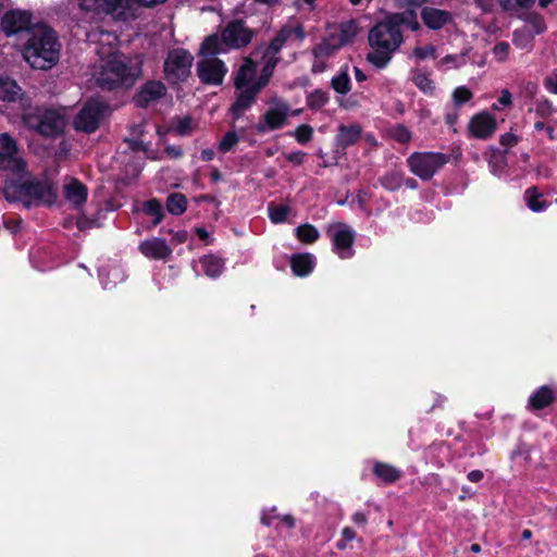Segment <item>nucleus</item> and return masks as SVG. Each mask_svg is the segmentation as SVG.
I'll return each instance as SVG.
<instances>
[{"label": "nucleus", "instance_id": "nucleus-2", "mask_svg": "<svg viewBox=\"0 0 557 557\" xmlns=\"http://www.w3.org/2000/svg\"><path fill=\"white\" fill-rule=\"evenodd\" d=\"M60 49L57 34L46 25H38L30 30L24 58L33 69L48 70L58 62Z\"/></svg>", "mask_w": 557, "mask_h": 557}, {"label": "nucleus", "instance_id": "nucleus-1", "mask_svg": "<svg viewBox=\"0 0 557 557\" xmlns=\"http://www.w3.org/2000/svg\"><path fill=\"white\" fill-rule=\"evenodd\" d=\"M267 67L268 60H262L261 73L257 76V62L250 57L244 58L234 75V86L237 94L230 111L235 120L243 116L251 108L258 94L269 84L275 67H270V70H267Z\"/></svg>", "mask_w": 557, "mask_h": 557}, {"label": "nucleus", "instance_id": "nucleus-10", "mask_svg": "<svg viewBox=\"0 0 557 557\" xmlns=\"http://www.w3.org/2000/svg\"><path fill=\"white\" fill-rule=\"evenodd\" d=\"M193 55L184 49L169 51L164 62V75L169 83L176 84L185 81L193 65Z\"/></svg>", "mask_w": 557, "mask_h": 557}, {"label": "nucleus", "instance_id": "nucleus-55", "mask_svg": "<svg viewBox=\"0 0 557 557\" xmlns=\"http://www.w3.org/2000/svg\"><path fill=\"white\" fill-rule=\"evenodd\" d=\"M393 137L401 144H406L411 139V132L404 125H397L393 129Z\"/></svg>", "mask_w": 557, "mask_h": 557}, {"label": "nucleus", "instance_id": "nucleus-37", "mask_svg": "<svg viewBox=\"0 0 557 557\" xmlns=\"http://www.w3.org/2000/svg\"><path fill=\"white\" fill-rule=\"evenodd\" d=\"M542 194L539 193L536 187H530L524 191V199L527 201V206L533 212H542L547 208V205L544 200H541Z\"/></svg>", "mask_w": 557, "mask_h": 557}, {"label": "nucleus", "instance_id": "nucleus-16", "mask_svg": "<svg viewBox=\"0 0 557 557\" xmlns=\"http://www.w3.org/2000/svg\"><path fill=\"white\" fill-rule=\"evenodd\" d=\"M468 128L472 137L487 139L497 129V122L490 112L483 111L471 117Z\"/></svg>", "mask_w": 557, "mask_h": 557}, {"label": "nucleus", "instance_id": "nucleus-33", "mask_svg": "<svg viewBox=\"0 0 557 557\" xmlns=\"http://www.w3.org/2000/svg\"><path fill=\"white\" fill-rule=\"evenodd\" d=\"M380 185L388 191H396L404 186V173L400 171L386 172L379 178Z\"/></svg>", "mask_w": 557, "mask_h": 557}, {"label": "nucleus", "instance_id": "nucleus-47", "mask_svg": "<svg viewBox=\"0 0 557 557\" xmlns=\"http://www.w3.org/2000/svg\"><path fill=\"white\" fill-rule=\"evenodd\" d=\"M557 112V108L548 99H540L535 104V113L541 119H548Z\"/></svg>", "mask_w": 557, "mask_h": 557}, {"label": "nucleus", "instance_id": "nucleus-7", "mask_svg": "<svg viewBox=\"0 0 557 557\" xmlns=\"http://www.w3.org/2000/svg\"><path fill=\"white\" fill-rule=\"evenodd\" d=\"M24 124L46 137H55L65 127L64 116L54 110H39L24 114Z\"/></svg>", "mask_w": 557, "mask_h": 557}, {"label": "nucleus", "instance_id": "nucleus-51", "mask_svg": "<svg viewBox=\"0 0 557 557\" xmlns=\"http://www.w3.org/2000/svg\"><path fill=\"white\" fill-rule=\"evenodd\" d=\"M78 2V7L83 11L96 10L97 4L101 2V0H76ZM125 0H104V2L109 3L113 8L121 7ZM103 2V0H102Z\"/></svg>", "mask_w": 557, "mask_h": 557}, {"label": "nucleus", "instance_id": "nucleus-3", "mask_svg": "<svg viewBox=\"0 0 557 557\" xmlns=\"http://www.w3.org/2000/svg\"><path fill=\"white\" fill-rule=\"evenodd\" d=\"M141 60L120 54L111 55L96 74V83L102 89L129 88L141 75Z\"/></svg>", "mask_w": 557, "mask_h": 557}, {"label": "nucleus", "instance_id": "nucleus-64", "mask_svg": "<svg viewBox=\"0 0 557 557\" xmlns=\"http://www.w3.org/2000/svg\"><path fill=\"white\" fill-rule=\"evenodd\" d=\"M342 536L344 539V541H352L356 536V533L355 531L351 529V528H344L343 531H342Z\"/></svg>", "mask_w": 557, "mask_h": 557}, {"label": "nucleus", "instance_id": "nucleus-49", "mask_svg": "<svg viewBox=\"0 0 557 557\" xmlns=\"http://www.w3.org/2000/svg\"><path fill=\"white\" fill-rule=\"evenodd\" d=\"M473 97L472 91L466 86H459L454 89L451 100L455 107H460L470 101Z\"/></svg>", "mask_w": 557, "mask_h": 557}, {"label": "nucleus", "instance_id": "nucleus-59", "mask_svg": "<svg viewBox=\"0 0 557 557\" xmlns=\"http://www.w3.org/2000/svg\"><path fill=\"white\" fill-rule=\"evenodd\" d=\"M544 86L549 92L557 95V71L544 79Z\"/></svg>", "mask_w": 557, "mask_h": 557}, {"label": "nucleus", "instance_id": "nucleus-31", "mask_svg": "<svg viewBox=\"0 0 557 557\" xmlns=\"http://www.w3.org/2000/svg\"><path fill=\"white\" fill-rule=\"evenodd\" d=\"M223 46L225 45L222 41V36L219 37L218 35H211L207 37L205 41L201 44L199 52L202 55V58H216V54L225 51Z\"/></svg>", "mask_w": 557, "mask_h": 557}, {"label": "nucleus", "instance_id": "nucleus-21", "mask_svg": "<svg viewBox=\"0 0 557 557\" xmlns=\"http://www.w3.org/2000/svg\"><path fill=\"white\" fill-rule=\"evenodd\" d=\"M557 400V388L548 385H543L534 391L528 400L529 407L533 410L544 409Z\"/></svg>", "mask_w": 557, "mask_h": 557}, {"label": "nucleus", "instance_id": "nucleus-5", "mask_svg": "<svg viewBox=\"0 0 557 557\" xmlns=\"http://www.w3.org/2000/svg\"><path fill=\"white\" fill-rule=\"evenodd\" d=\"M3 193L8 201H22L26 207L36 202L51 203L54 198L50 186L35 180L22 183L9 182L5 184Z\"/></svg>", "mask_w": 557, "mask_h": 557}, {"label": "nucleus", "instance_id": "nucleus-41", "mask_svg": "<svg viewBox=\"0 0 557 557\" xmlns=\"http://www.w3.org/2000/svg\"><path fill=\"white\" fill-rule=\"evenodd\" d=\"M290 212V207L287 205H275L273 202L268 206L269 219L274 224H280L286 221Z\"/></svg>", "mask_w": 557, "mask_h": 557}, {"label": "nucleus", "instance_id": "nucleus-13", "mask_svg": "<svg viewBox=\"0 0 557 557\" xmlns=\"http://www.w3.org/2000/svg\"><path fill=\"white\" fill-rule=\"evenodd\" d=\"M106 106L97 100H88L74 119V127L84 133L95 132L103 116Z\"/></svg>", "mask_w": 557, "mask_h": 557}, {"label": "nucleus", "instance_id": "nucleus-29", "mask_svg": "<svg viewBox=\"0 0 557 557\" xmlns=\"http://www.w3.org/2000/svg\"><path fill=\"white\" fill-rule=\"evenodd\" d=\"M373 473L386 484L394 483L401 478V471L399 469L389 463L380 461L374 463Z\"/></svg>", "mask_w": 557, "mask_h": 557}, {"label": "nucleus", "instance_id": "nucleus-39", "mask_svg": "<svg viewBox=\"0 0 557 557\" xmlns=\"http://www.w3.org/2000/svg\"><path fill=\"white\" fill-rule=\"evenodd\" d=\"M330 100V95L323 89H314L306 97V103L311 110L323 108Z\"/></svg>", "mask_w": 557, "mask_h": 557}, {"label": "nucleus", "instance_id": "nucleus-9", "mask_svg": "<svg viewBox=\"0 0 557 557\" xmlns=\"http://www.w3.org/2000/svg\"><path fill=\"white\" fill-rule=\"evenodd\" d=\"M267 103L269 108L256 126L259 133L272 132L284 127L290 113L288 102L280 97H273Z\"/></svg>", "mask_w": 557, "mask_h": 557}, {"label": "nucleus", "instance_id": "nucleus-63", "mask_svg": "<svg viewBox=\"0 0 557 557\" xmlns=\"http://www.w3.org/2000/svg\"><path fill=\"white\" fill-rule=\"evenodd\" d=\"M351 519H352L354 523H356L358 525H364L368 521L367 516L361 511L355 512L352 515Z\"/></svg>", "mask_w": 557, "mask_h": 557}, {"label": "nucleus", "instance_id": "nucleus-35", "mask_svg": "<svg viewBox=\"0 0 557 557\" xmlns=\"http://www.w3.org/2000/svg\"><path fill=\"white\" fill-rule=\"evenodd\" d=\"M339 48V45L336 42L333 36L329 35L312 49V54L317 59L324 58L333 54Z\"/></svg>", "mask_w": 557, "mask_h": 557}, {"label": "nucleus", "instance_id": "nucleus-50", "mask_svg": "<svg viewBox=\"0 0 557 557\" xmlns=\"http://www.w3.org/2000/svg\"><path fill=\"white\" fill-rule=\"evenodd\" d=\"M412 57L418 61L436 58V47L433 45H425L423 47H416L412 50Z\"/></svg>", "mask_w": 557, "mask_h": 557}, {"label": "nucleus", "instance_id": "nucleus-4", "mask_svg": "<svg viewBox=\"0 0 557 557\" xmlns=\"http://www.w3.org/2000/svg\"><path fill=\"white\" fill-rule=\"evenodd\" d=\"M368 41L370 51L367 61L376 69H384L391 62L394 53L401 46L404 38L401 30L385 20L376 23L369 32Z\"/></svg>", "mask_w": 557, "mask_h": 557}, {"label": "nucleus", "instance_id": "nucleus-57", "mask_svg": "<svg viewBox=\"0 0 557 557\" xmlns=\"http://www.w3.org/2000/svg\"><path fill=\"white\" fill-rule=\"evenodd\" d=\"M512 102L511 100V94L508 89H503L500 92V96L498 98L497 103L492 104L493 110H500V107H508Z\"/></svg>", "mask_w": 557, "mask_h": 557}, {"label": "nucleus", "instance_id": "nucleus-11", "mask_svg": "<svg viewBox=\"0 0 557 557\" xmlns=\"http://www.w3.org/2000/svg\"><path fill=\"white\" fill-rule=\"evenodd\" d=\"M327 235L331 238L333 251L341 259L354 257L356 233L349 225L343 222L333 223L327 227Z\"/></svg>", "mask_w": 557, "mask_h": 557}, {"label": "nucleus", "instance_id": "nucleus-22", "mask_svg": "<svg viewBox=\"0 0 557 557\" xmlns=\"http://www.w3.org/2000/svg\"><path fill=\"white\" fill-rule=\"evenodd\" d=\"M361 133L362 128L359 124L339 125L335 137L336 147L344 150L357 144Z\"/></svg>", "mask_w": 557, "mask_h": 557}, {"label": "nucleus", "instance_id": "nucleus-58", "mask_svg": "<svg viewBox=\"0 0 557 557\" xmlns=\"http://www.w3.org/2000/svg\"><path fill=\"white\" fill-rule=\"evenodd\" d=\"M305 157H306V153L302 152V151H290L288 153H285V159L295 164V165H300L304 163V160H305Z\"/></svg>", "mask_w": 557, "mask_h": 557}, {"label": "nucleus", "instance_id": "nucleus-54", "mask_svg": "<svg viewBox=\"0 0 557 557\" xmlns=\"http://www.w3.org/2000/svg\"><path fill=\"white\" fill-rule=\"evenodd\" d=\"M509 50V44L506 41H500L494 46L493 55L498 62H504L508 58Z\"/></svg>", "mask_w": 557, "mask_h": 557}, {"label": "nucleus", "instance_id": "nucleus-24", "mask_svg": "<svg viewBox=\"0 0 557 557\" xmlns=\"http://www.w3.org/2000/svg\"><path fill=\"white\" fill-rule=\"evenodd\" d=\"M314 265L315 258L311 253H295L290 257V268L297 276L309 275L313 271Z\"/></svg>", "mask_w": 557, "mask_h": 557}, {"label": "nucleus", "instance_id": "nucleus-6", "mask_svg": "<svg viewBox=\"0 0 557 557\" xmlns=\"http://www.w3.org/2000/svg\"><path fill=\"white\" fill-rule=\"evenodd\" d=\"M306 37L304 26L295 18L285 23L270 40L262 52V60H268V67H275L280 61V52L289 41L302 42Z\"/></svg>", "mask_w": 557, "mask_h": 557}, {"label": "nucleus", "instance_id": "nucleus-20", "mask_svg": "<svg viewBox=\"0 0 557 557\" xmlns=\"http://www.w3.org/2000/svg\"><path fill=\"white\" fill-rule=\"evenodd\" d=\"M420 15L423 24L432 30H440L454 21V16L449 11L433 7L422 8Z\"/></svg>", "mask_w": 557, "mask_h": 557}, {"label": "nucleus", "instance_id": "nucleus-23", "mask_svg": "<svg viewBox=\"0 0 557 557\" xmlns=\"http://www.w3.org/2000/svg\"><path fill=\"white\" fill-rule=\"evenodd\" d=\"M64 197L75 208L83 205L87 199V188L79 181L70 178L64 184Z\"/></svg>", "mask_w": 557, "mask_h": 557}, {"label": "nucleus", "instance_id": "nucleus-36", "mask_svg": "<svg viewBox=\"0 0 557 557\" xmlns=\"http://www.w3.org/2000/svg\"><path fill=\"white\" fill-rule=\"evenodd\" d=\"M534 39V34L528 26L518 28L512 34V42L517 48L531 49Z\"/></svg>", "mask_w": 557, "mask_h": 557}, {"label": "nucleus", "instance_id": "nucleus-32", "mask_svg": "<svg viewBox=\"0 0 557 557\" xmlns=\"http://www.w3.org/2000/svg\"><path fill=\"white\" fill-rule=\"evenodd\" d=\"M331 87L341 95H346L351 89V82L348 72V65L341 67L339 72L332 77Z\"/></svg>", "mask_w": 557, "mask_h": 557}, {"label": "nucleus", "instance_id": "nucleus-56", "mask_svg": "<svg viewBox=\"0 0 557 557\" xmlns=\"http://www.w3.org/2000/svg\"><path fill=\"white\" fill-rule=\"evenodd\" d=\"M519 140H520V137L511 132L505 133V134L500 135V137H499V144L503 147H505L506 150L508 148L516 146L519 143Z\"/></svg>", "mask_w": 557, "mask_h": 557}, {"label": "nucleus", "instance_id": "nucleus-15", "mask_svg": "<svg viewBox=\"0 0 557 557\" xmlns=\"http://www.w3.org/2000/svg\"><path fill=\"white\" fill-rule=\"evenodd\" d=\"M196 71L201 83L218 86L223 83L227 67L220 59L210 57L199 60Z\"/></svg>", "mask_w": 557, "mask_h": 557}, {"label": "nucleus", "instance_id": "nucleus-48", "mask_svg": "<svg viewBox=\"0 0 557 557\" xmlns=\"http://www.w3.org/2000/svg\"><path fill=\"white\" fill-rule=\"evenodd\" d=\"M290 135L296 139V141L300 145H305L312 139L313 128L308 124H301Z\"/></svg>", "mask_w": 557, "mask_h": 557}, {"label": "nucleus", "instance_id": "nucleus-30", "mask_svg": "<svg viewBox=\"0 0 557 557\" xmlns=\"http://www.w3.org/2000/svg\"><path fill=\"white\" fill-rule=\"evenodd\" d=\"M448 453V447L445 443H433L430 445L424 453L425 459L430 461L432 465L436 467H443L446 456Z\"/></svg>", "mask_w": 557, "mask_h": 557}, {"label": "nucleus", "instance_id": "nucleus-52", "mask_svg": "<svg viewBox=\"0 0 557 557\" xmlns=\"http://www.w3.org/2000/svg\"><path fill=\"white\" fill-rule=\"evenodd\" d=\"M535 0H499L502 8L506 11L530 8Z\"/></svg>", "mask_w": 557, "mask_h": 557}, {"label": "nucleus", "instance_id": "nucleus-42", "mask_svg": "<svg viewBox=\"0 0 557 557\" xmlns=\"http://www.w3.org/2000/svg\"><path fill=\"white\" fill-rule=\"evenodd\" d=\"M506 153L507 150L504 152L497 150L494 151L488 159V166L491 172L496 176L502 175L507 166Z\"/></svg>", "mask_w": 557, "mask_h": 557}, {"label": "nucleus", "instance_id": "nucleus-8", "mask_svg": "<svg viewBox=\"0 0 557 557\" xmlns=\"http://www.w3.org/2000/svg\"><path fill=\"white\" fill-rule=\"evenodd\" d=\"M448 160L449 157L441 152H413L407 158V165L416 176L429 181Z\"/></svg>", "mask_w": 557, "mask_h": 557}, {"label": "nucleus", "instance_id": "nucleus-19", "mask_svg": "<svg viewBox=\"0 0 557 557\" xmlns=\"http://www.w3.org/2000/svg\"><path fill=\"white\" fill-rule=\"evenodd\" d=\"M139 251L148 259L168 260L172 255V248L165 239L152 237L141 242L138 246Z\"/></svg>", "mask_w": 557, "mask_h": 557}, {"label": "nucleus", "instance_id": "nucleus-34", "mask_svg": "<svg viewBox=\"0 0 557 557\" xmlns=\"http://www.w3.org/2000/svg\"><path fill=\"white\" fill-rule=\"evenodd\" d=\"M21 88L10 77L0 76V99L3 101L16 100Z\"/></svg>", "mask_w": 557, "mask_h": 557}, {"label": "nucleus", "instance_id": "nucleus-53", "mask_svg": "<svg viewBox=\"0 0 557 557\" xmlns=\"http://www.w3.org/2000/svg\"><path fill=\"white\" fill-rule=\"evenodd\" d=\"M238 143V136L235 132H227L219 144L221 152L230 151Z\"/></svg>", "mask_w": 557, "mask_h": 557}, {"label": "nucleus", "instance_id": "nucleus-27", "mask_svg": "<svg viewBox=\"0 0 557 557\" xmlns=\"http://www.w3.org/2000/svg\"><path fill=\"white\" fill-rule=\"evenodd\" d=\"M166 0H125L121 7H116V8H113L111 7L109 3L107 2H100L97 4V9L96 10H92V12H97V11H100V10H103L106 12H110V13H117L120 15H125L126 14V10L131 9L132 4L133 3H137V4H141L144 7H153V5H157V4H160V3H163L165 2ZM88 12H91V10H89Z\"/></svg>", "mask_w": 557, "mask_h": 557}, {"label": "nucleus", "instance_id": "nucleus-28", "mask_svg": "<svg viewBox=\"0 0 557 557\" xmlns=\"http://www.w3.org/2000/svg\"><path fill=\"white\" fill-rule=\"evenodd\" d=\"M199 263L205 274L211 278L219 277L224 270V262L221 258L209 255L200 258Z\"/></svg>", "mask_w": 557, "mask_h": 557}, {"label": "nucleus", "instance_id": "nucleus-38", "mask_svg": "<svg viewBox=\"0 0 557 557\" xmlns=\"http://www.w3.org/2000/svg\"><path fill=\"white\" fill-rule=\"evenodd\" d=\"M295 235L304 244H312L320 237L318 228L311 224H301L295 228Z\"/></svg>", "mask_w": 557, "mask_h": 557}, {"label": "nucleus", "instance_id": "nucleus-40", "mask_svg": "<svg viewBox=\"0 0 557 557\" xmlns=\"http://www.w3.org/2000/svg\"><path fill=\"white\" fill-rule=\"evenodd\" d=\"M187 207L186 197L183 194H172L166 199V209L171 214L181 215Z\"/></svg>", "mask_w": 557, "mask_h": 557}, {"label": "nucleus", "instance_id": "nucleus-45", "mask_svg": "<svg viewBox=\"0 0 557 557\" xmlns=\"http://www.w3.org/2000/svg\"><path fill=\"white\" fill-rule=\"evenodd\" d=\"M412 82L424 94H433L435 86L428 74L417 71L412 75Z\"/></svg>", "mask_w": 557, "mask_h": 557}, {"label": "nucleus", "instance_id": "nucleus-44", "mask_svg": "<svg viewBox=\"0 0 557 557\" xmlns=\"http://www.w3.org/2000/svg\"><path fill=\"white\" fill-rule=\"evenodd\" d=\"M466 64V58L462 54H448L442 58L437 67L443 71L459 69Z\"/></svg>", "mask_w": 557, "mask_h": 557}, {"label": "nucleus", "instance_id": "nucleus-46", "mask_svg": "<svg viewBox=\"0 0 557 557\" xmlns=\"http://www.w3.org/2000/svg\"><path fill=\"white\" fill-rule=\"evenodd\" d=\"M143 210L147 215L153 218V225H158L161 222L163 218L162 206L157 199L146 201Z\"/></svg>", "mask_w": 557, "mask_h": 557}, {"label": "nucleus", "instance_id": "nucleus-62", "mask_svg": "<svg viewBox=\"0 0 557 557\" xmlns=\"http://www.w3.org/2000/svg\"><path fill=\"white\" fill-rule=\"evenodd\" d=\"M467 478L470 482L479 483L484 478V474L481 470H472L468 473Z\"/></svg>", "mask_w": 557, "mask_h": 557}, {"label": "nucleus", "instance_id": "nucleus-14", "mask_svg": "<svg viewBox=\"0 0 557 557\" xmlns=\"http://www.w3.org/2000/svg\"><path fill=\"white\" fill-rule=\"evenodd\" d=\"M255 35L256 32L248 28L243 21L235 20L222 30V41L227 48L239 49L248 46Z\"/></svg>", "mask_w": 557, "mask_h": 557}, {"label": "nucleus", "instance_id": "nucleus-12", "mask_svg": "<svg viewBox=\"0 0 557 557\" xmlns=\"http://www.w3.org/2000/svg\"><path fill=\"white\" fill-rule=\"evenodd\" d=\"M26 166L20 156L16 141L8 133L0 134V170L10 171L13 174H21Z\"/></svg>", "mask_w": 557, "mask_h": 557}, {"label": "nucleus", "instance_id": "nucleus-18", "mask_svg": "<svg viewBox=\"0 0 557 557\" xmlns=\"http://www.w3.org/2000/svg\"><path fill=\"white\" fill-rule=\"evenodd\" d=\"M166 92L165 85L160 81L146 82L134 97L137 107L147 108L162 98Z\"/></svg>", "mask_w": 557, "mask_h": 557}, {"label": "nucleus", "instance_id": "nucleus-60", "mask_svg": "<svg viewBox=\"0 0 557 557\" xmlns=\"http://www.w3.org/2000/svg\"><path fill=\"white\" fill-rule=\"evenodd\" d=\"M165 152L172 159H178L183 156V150L180 146L169 145L165 147Z\"/></svg>", "mask_w": 557, "mask_h": 557}, {"label": "nucleus", "instance_id": "nucleus-25", "mask_svg": "<svg viewBox=\"0 0 557 557\" xmlns=\"http://www.w3.org/2000/svg\"><path fill=\"white\" fill-rule=\"evenodd\" d=\"M359 30L358 24L354 20H349L346 22H343L336 27L332 33H330L331 36L336 40V42L342 48L343 46L350 44L355 37L357 36Z\"/></svg>", "mask_w": 557, "mask_h": 557}, {"label": "nucleus", "instance_id": "nucleus-61", "mask_svg": "<svg viewBox=\"0 0 557 557\" xmlns=\"http://www.w3.org/2000/svg\"><path fill=\"white\" fill-rule=\"evenodd\" d=\"M190 127V120L188 117L180 121V123L176 126V132L180 135H186L188 129Z\"/></svg>", "mask_w": 557, "mask_h": 557}, {"label": "nucleus", "instance_id": "nucleus-26", "mask_svg": "<svg viewBox=\"0 0 557 557\" xmlns=\"http://www.w3.org/2000/svg\"><path fill=\"white\" fill-rule=\"evenodd\" d=\"M385 21L399 29L401 25L407 26L412 32H417L421 27L414 10H406L400 13L392 14L386 17Z\"/></svg>", "mask_w": 557, "mask_h": 557}, {"label": "nucleus", "instance_id": "nucleus-43", "mask_svg": "<svg viewBox=\"0 0 557 557\" xmlns=\"http://www.w3.org/2000/svg\"><path fill=\"white\" fill-rule=\"evenodd\" d=\"M524 22L528 24L532 34L540 35L546 30V24L542 15L535 12L525 14Z\"/></svg>", "mask_w": 557, "mask_h": 557}, {"label": "nucleus", "instance_id": "nucleus-17", "mask_svg": "<svg viewBox=\"0 0 557 557\" xmlns=\"http://www.w3.org/2000/svg\"><path fill=\"white\" fill-rule=\"evenodd\" d=\"M32 23V14L26 11L11 10L1 20L2 30L7 36H12L23 30H28Z\"/></svg>", "mask_w": 557, "mask_h": 557}]
</instances>
